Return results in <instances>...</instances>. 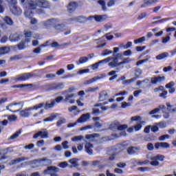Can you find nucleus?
I'll return each instance as SVG.
<instances>
[{
    "label": "nucleus",
    "instance_id": "f3484780",
    "mask_svg": "<svg viewBox=\"0 0 176 176\" xmlns=\"http://www.w3.org/2000/svg\"><path fill=\"white\" fill-rule=\"evenodd\" d=\"M62 89H64V84L63 83H56V84L50 85V90H61Z\"/></svg>",
    "mask_w": 176,
    "mask_h": 176
},
{
    "label": "nucleus",
    "instance_id": "423d86ee",
    "mask_svg": "<svg viewBox=\"0 0 176 176\" xmlns=\"http://www.w3.org/2000/svg\"><path fill=\"white\" fill-rule=\"evenodd\" d=\"M34 109H38V106L34 105V107L26 108L20 111V116L22 118H28L30 116L32 115V111Z\"/></svg>",
    "mask_w": 176,
    "mask_h": 176
},
{
    "label": "nucleus",
    "instance_id": "412c9836",
    "mask_svg": "<svg viewBox=\"0 0 176 176\" xmlns=\"http://www.w3.org/2000/svg\"><path fill=\"white\" fill-rule=\"evenodd\" d=\"M108 97H109L108 92L107 91H102L99 94V101H105Z\"/></svg>",
    "mask_w": 176,
    "mask_h": 176
},
{
    "label": "nucleus",
    "instance_id": "bf43d9fd",
    "mask_svg": "<svg viewBox=\"0 0 176 176\" xmlns=\"http://www.w3.org/2000/svg\"><path fill=\"white\" fill-rule=\"evenodd\" d=\"M146 2L144 3V5L146 6H148V5H152L153 3H156V2H158L159 0H145Z\"/></svg>",
    "mask_w": 176,
    "mask_h": 176
},
{
    "label": "nucleus",
    "instance_id": "473e14b6",
    "mask_svg": "<svg viewBox=\"0 0 176 176\" xmlns=\"http://www.w3.org/2000/svg\"><path fill=\"white\" fill-rule=\"evenodd\" d=\"M3 21L4 22H6V23L8 25H13V24H14V22H13V20L12 19V18L9 17V16H5L3 19Z\"/></svg>",
    "mask_w": 176,
    "mask_h": 176
},
{
    "label": "nucleus",
    "instance_id": "13d9d810",
    "mask_svg": "<svg viewBox=\"0 0 176 176\" xmlns=\"http://www.w3.org/2000/svg\"><path fill=\"white\" fill-rule=\"evenodd\" d=\"M175 83L173 81H170L169 83L166 84L165 85L166 89H168L170 90V89H173L174 87V85Z\"/></svg>",
    "mask_w": 176,
    "mask_h": 176
},
{
    "label": "nucleus",
    "instance_id": "f8f14e48",
    "mask_svg": "<svg viewBox=\"0 0 176 176\" xmlns=\"http://www.w3.org/2000/svg\"><path fill=\"white\" fill-rule=\"evenodd\" d=\"M23 38V34H10L9 39L10 42H19Z\"/></svg>",
    "mask_w": 176,
    "mask_h": 176
},
{
    "label": "nucleus",
    "instance_id": "4468645a",
    "mask_svg": "<svg viewBox=\"0 0 176 176\" xmlns=\"http://www.w3.org/2000/svg\"><path fill=\"white\" fill-rule=\"evenodd\" d=\"M28 6H26V8L25 10V17H28V19H31L34 16V14L32 13V10H34V9H32V8L30 6V1L28 3Z\"/></svg>",
    "mask_w": 176,
    "mask_h": 176
},
{
    "label": "nucleus",
    "instance_id": "864d4df0",
    "mask_svg": "<svg viewBox=\"0 0 176 176\" xmlns=\"http://www.w3.org/2000/svg\"><path fill=\"white\" fill-rule=\"evenodd\" d=\"M146 17H148V14L146 12H142L138 15V20H144Z\"/></svg>",
    "mask_w": 176,
    "mask_h": 176
},
{
    "label": "nucleus",
    "instance_id": "4c0bfd02",
    "mask_svg": "<svg viewBox=\"0 0 176 176\" xmlns=\"http://www.w3.org/2000/svg\"><path fill=\"white\" fill-rule=\"evenodd\" d=\"M21 134V129H19V131H17L16 133H14L10 137V140H16V138H18L19 135H20Z\"/></svg>",
    "mask_w": 176,
    "mask_h": 176
},
{
    "label": "nucleus",
    "instance_id": "a19ab883",
    "mask_svg": "<svg viewBox=\"0 0 176 176\" xmlns=\"http://www.w3.org/2000/svg\"><path fill=\"white\" fill-rule=\"evenodd\" d=\"M83 138H85V137H83V135L75 136L72 138V141H73V142H78L79 141H82V140H83Z\"/></svg>",
    "mask_w": 176,
    "mask_h": 176
},
{
    "label": "nucleus",
    "instance_id": "f704fd0d",
    "mask_svg": "<svg viewBox=\"0 0 176 176\" xmlns=\"http://www.w3.org/2000/svg\"><path fill=\"white\" fill-rule=\"evenodd\" d=\"M131 120L132 122H139V123H145V122L142 121V118L140 116L131 117Z\"/></svg>",
    "mask_w": 176,
    "mask_h": 176
},
{
    "label": "nucleus",
    "instance_id": "c03bdc74",
    "mask_svg": "<svg viewBox=\"0 0 176 176\" xmlns=\"http://www.w3.org/2000/svg\"><path fill=\"white\" fill-rule=\"evenodd\" d=\"M100 87H89L87 89L85 90V93H94V91L98 90Z\"/></svg>",
    "mask_w": 176,
    "mask_h": 176
},
{
    "label": "nucleus",
    "instance_id": "ea45409f",
    "mask_svg": "<svg viewBox=\"0 0 176 176\" xmlns=\"http://www.w3.org/2000/svg\"><path fill=\"white\" fill-rule=\"evenodd\" d=\"M34 86V84H21L17 85V89H24V87L31 88Z\"/></svg>",
    "mask_w": 176,
    "mask_h": 176
},
{
    "label": "nucleus",
    "instance_id": "2eb2a0df",
    "mask_svg": "<svg viewBox=\"0 0 176 176\" xmlns=\"http://www.w3.org/2000/svg\"><path fill=\"white\" fill-rule=\"evenodd\" d=\"M90 119V113H87L85 114H82L78 120V123H85V122H87Z\"/></svg>",
    "mask_w": 176,
    "mask_h": 176
},
{
    "label": "nucleus",
    "instance_id": "ddd939ff",
    "mask_svg": "<svg viewBox=\"0 0 176 176\" xmlns=\"http://www.w3.org/2000/svg\"><path fill=\"white\" fill-rule=\"evenodd\" d=\"M164 80H166V77L164 76H155L151 78V83L153 85H157V83H162V82H164Z\"/></svg>",
    "mask_w": 176,
    "mask_h": 176
},
{
    "label": "nucleus",
    "instance_id": "7c9ffc66",
    "mask_svg": "<svg viewBox=\"0 0 176 176\" xmlns=\"http://www.w3.org/2000/svg\"><path fill=\"white\" fill-rule=\"evenodd\" d=\"M69 163L72 164V166H70V168H72V167L79 166V164L78 163V160L76 158L69 160Z\"/></svg>",
    "mask_w": 176,
    "mask_h": 176
},
{
    "label": "nucleus",
    "instance_id": "20e7f679",
    "mask_svg": "<svg viewBox=\"0 0 176 176\" xmlns=\"http://www.w3.org/2000/svg\"><path fill=\"white\" fill-rule=\"evenodd\" d=\"M122 54L118 53L116 55L113 54V56H109L107 58L109 67L112 68H116V67H120V62H119V57H122Z\"/></svg>",
    "mask_w": 176,
    "mask_h": 176
},
{
    "label": "nucleus",
    "instance_id": "7ed1b4c3",
    "mask_svg": "<svg viewBox=\"0 0 176 176\" xmlns=\"http://www.w3.org/2000/svg\"><path fill=\"white\" fill-rule=\"evenodd\" d=\"M146 157L149 160L152 161L150 162V164H151V166H154L155 167L159 166V164H160V162H164V159H166V157H164V155H155L153 154H148L146 155Z\"/></svg>",
    "mask_w": 176,
    "mask_h": 176
},
{
    "label": "nucleus",
    "instance_id": "c9c22d12",
    "mask_svg": "<svg viewBox=\"0 0 176 176\" xmlns=\"http://www.w3.org/2000/svg\"><path fill=\"white\" fill-rule=\"evenodd\" d=\"M150 58H151V56H146V58L138 61L136 63V65L138 67L140 65H142V64H145V63H148V61H149Z\"/></svg>",
    "mask_w": 176,
    "mask_h": 176
},
{
    "label": "nucleus",
    "instance_id": "69168bd1",
    "mask_svg": "<svg viewBox=\"0 0 176 176\" xmlns=\"http://www.w3.org/2000/svg\"><path fill=\"white\" fill-rule=\"evenodd\" d=\"M160 111V109H158V107L151 110V111H149L148 114L149 115H155L156 113H159Z\"/></svg>",
    "mask_w": 176,
    "mask_h": 176
},
{
    "label": "nucleus",
    "instance_id": "cd10ccee",
    "mask_svg": "<svg viewBox=\"0 0 176 176\" xmlns=\"http://www.w3.org/2000/svg\"><path fill=\"white\" fill-rule=\"evenodd\" d=\"M88 61H89V58L86 56H82L78 59V60L76 62V63L77 64V65H80L82 64H85L87 63Z\"/></svg>",
    "mask_w": 176,
    "mask_h": 176
},
{
    "label": "nucleus",
    "instance_id": "e433bc0d",
    "mask_svg": "<svg viewBox=\"0 0 176 176\" xmlns=\"http://www.w3.org/2000/svg\"><path fill=\"white\" fill-rule=\"evenodd\" d=\"M98 3L101 5L102 9L104 12H107V3H105V0H99Z\"/></svg>",
    "mask_w": 176,
    "mask_h": 176
},
{
    "label": "nucleus",
    "instance_id": "8fccbe9b",
    "mask_svg": "<svg viewBox=\"0 0 176 176\" xmlns=\"http://www.w3.org/2000/svg\"><path fill=\"white\" fill-rule=\"evenodd\" d=\"M133 129L135 131H140V130L142 129V123L138 122V124L134 126Z\"/></svg>",
    "mask_w": 176,
    "mask_h": 176
},
{
    "label": "nucleus",
    "instance_id": "6e6d98bb",
    "mask_svg": "<svg viewBox=\"0 0 176 176\" xmlns=\"http://www.w3.org/2000/svg\"><path fill=\"white\" fill-rule=\"evenodd\" d=\"M90 72V70L89 69H80L78 72H77V74L78 75H83V74H89Z\"/></svg>",
    "mask_w": 176,
    "mask_h": 176
},
{
    "label": "nucleus",
    "instance_id": "393cba45",
    "mask_svg": "<svg viewBox=\"0 0 176 176\" xmlns=\"http://www.w3.org/2000/svg\"><path fill=\"white\" fill-rule=\"evenodd\" d=\"M118 126H119V122L113 121L109 125V129H110V130H112L113 131H118Z\"/></svg>",
    "mask_w": 176,
    "mask_h": 176
},
{
    "label": "nucleus",
    "instance_id": "5fc2aeb1",
    "mask_svg": "<svg viewBox=\"0 0 176 176\" xmlns=\"http://www.w3.org/2000/svg\"><path fill=\"white\" fill-rule=\"evenodd\" d=\"M126 129H127V124H120V123L118 122V131H123L126 130Z\"/></svg>",
    "mask_w": 176,
    "mask_h": 176
},
{
    "label": "nucleus",
    "instance_id": "72a5a7b5",
    "mask_svg": "<svg viewBox=\"0 0 176 176\" xmlns=\"http://www.w3.org/2000/svg\"><path fill=\"white\" fill-rule=\"evenodd\" d=\"M10 52V48L9 47H0V54H8Z\"/></svg>",
    "mask_w": 176,
    "mask_h": 176
},
{
    "label": "nucleus",
    "instance_id": "58836bf2",
    "mask_svg": "<svg viewBox=\"0 0 176 176\" xmlns=\"http://www.w3.org/2000/svg\"><path fill=\"white\" fill-rule=\"evenodd\" d=\"M100 137V134L98 133H92L90 135H86L85 138L87 140H91L93 138H98Z\"/></svg>",
    "mask_w": 176,
    "mask_h": 176
},
{
    "label": "nucleus",
    "instance_id": "4be33fe9",
    "mask_svg": "<svg viewBox=\"0 0 176 176\" xmlns=\"http://www.w3.org/2000/svg\"><path fill=\"white\" fill-rule=\"evenodd\" d=\"M108 19V16L107 14L103 15H95V20L98 23H102V21H105Z\"/></svg>",
    "mask_w": 176,
    "mask_h": 176
},
{
    "label": "nucleus",
    "instance_id": "b1692460",
    "mask_svg": "<svg viewBox=\"0 0 176 176\" xmlns=\"http://www.w3.org/2000/svg\"><path fill=\"white\" fill-rule=\"evenodd\" d=\"M69 21H76L77 23H85L86 21V17L85 16H76L70 19Z\"/></svg>",
    "mask_w": 176,
    "mask_h": 176
},
{
    "label": "nucleus",
    "instance_id": "a18cd8bd",
    "mask_svg": "<svg viewBox=\"0 0 176 176\" xmlns=\"http://www.w3.org/2000/svg\"><path fill=\"white\" fill-rule=\"evenodd\" d=\"M122 150H120V151L111 154V156L109 158V160H111V161L115 160V159H116V155H119V153H120V152H122Z\"/></svg>",
    "mask_w": 176,
    "mask_h": 176
},
{
    "label": "nucleus",
    "instance_id": "2f4dec72",
    "mask_svg": "<svg viewBox=\"0 0 176 176\" xmlns=\"http://www.w3.org/2000/svg\"><path fill=\"white\" fill-rule=\"evenodd\" d=\"M100 79H101L100 76H96L91 78L90 80L85 81L84 83L85 85H91V83H94V82H97V80H100Z\"/></svg>",
    "mask_w": 176,
    "mask_h": 176
},
{
    "label": "nucleus",
    "instance_id": "603ef678",
    "mask_svg": "<svg viewBox=\"0 0 176 176\" xmlns=\"http://www.w3.org/2000/svg\"><path fill=\"white\" fill-rule=\"evenodd\" d=\"M57 116L56 114L52 115L50 117H48L44 119V122H53L54 119H56Z\"/></svg>",
    "mask_w": 176,
    "mask_h": 176
},
{
    "label": "nucleus",
    "instance_id": "c85d7f7f",
    "mask_svg": "<svg viewBox=\"0 0 176 176\" xmlns=\"http://www.w3.org/2000/svg\"><path fill=\"white\" fill-rule=\"evenodd\" d=\"M133 46V43L131 41H129L126 44L121 43L120 44V49H124V50L127 49H130Z\"/></svg>",
    "mask_w": 176,
    "mask_h": 176
},
{
    "label": "nucleus",
    "instance_id": "680f3d73",
    "mask_svg": "<svg viewBox=\"0 0 176 176\" xmlns=\"http://www.w3.org/2000/svg\"><path fill=\"white\" fill-rule=\"evenodd\" d=\"M160 148H164L165 149H167L170 148V144L167 142H160Z\"/></svg>",
    "mask_w": 176,
    "mask_h": 176
},
{
    "label": "nucleus",
    "instance_id": "a211bd4d",
    "mask_svg": "<svg viewBox=\"0 0 176 176\" xmlns=\"http://www.w3.org/2000/svg\"><path fill=\"white\" fill-rule=\"evenodd\" d=\"M54 30L57 31V32H61L63 31H65V30H68V27H67L64 24H57L54 25Z\"/></svg>",
    "mask_w": 176,
    "mask_h": 176
},
{
    "label": "nucleus",
    "instance_id": "1a4fd4ad",
    "mask_svg": "<svg viewBox=\"0 0 176 176\" xmlns=\"http://www.w3.org/2000/svg\"><path fill=\"white\" fill-rule=\"evenodd\" d=\"M58 21L57 19H51L45 21L41 22V24L43 27L49 29L50 28V27H52V25H53V24H56V23H57Z\"/></svg>",
    "mask_w": 176,
    "mask_h": 176
},
{
    "label": "nucleus",
    "instance_id": "338daca9",
    "mask_svg": "<svg viewBox=\"0 0 176 176\" xmlns=\"http://www.w3.org/2000/svg\"><path fill=\"white\" fill-rule=\"evenodd\" d=\"M131 54H133V51H131V50H128L123 52V55L126 56V57L131 56Z\"/></svg>",
    "mask_w": 176,
    "mask_h": 176
},
{
    "label": "nucleus",
    "instance_id": "de8ad7c7",
    "mask_svg": "<svg viewBox=\"0 0 176 176\" xmlns=\"http://www.w3.org/2000/svg\"><path fill=\"white\" fill-rule=\"evenodd\" d=\"M68 111H69V112H74V111H76L78 112V113H79V112H80V110L78 109V107H76V105H73V106L69 107Z\"/></svg>",
    "mask_w": 176,
    "mask_h": 176
},
{
    "label": "nucleus",
    "instance_id": "aec40b11",
    "mask_svg": "<svg viewBox=\"0 0 176 176\" xmlns=\"http://www.w3.org/2000/svg\"><path fill=\"white\" fill-rule=\"evenodd\" d=\"M30 160V157H18L11 161V164H17V163H21V162H25Z\"/></svg>",
    "mask_w": 176,
    "mask_h": 176
},
{
    "label": "nucleus",
    "instance_id": "09e8293b",
    "mask_svg": "<svg viewBox=\"0 0 176 176\" xmlns=\"http://www.w3.org/2000/svg\"><path fill=\"white\" fill-rule=\"evenodd\" d=\"M129 63H131V58H124L122 59V62H120V65H123V64H129Z\"/></svg>",
    "mask_w": 176,
    "mask_h": 176
},
{
    "label": "nucleus",
    "instance_id": "e2e57ef3",
    "mask_svg": "<svg viewBox=\"0 0 176 176\" xmlns=\"http://www.w3.org/2000/svg\"><path fill=\"white\" fill-rule=\"evenodd\" d=\"M10 122H16L17 120V117L15 115H11L8 117Z\"/></svg>",
    "mask_w": 176,
    "mask_h": 176
},
{
    "label": "nucleus",
    "instance_id": "a878e982",
    "mask_svg": "<svg viewBox=\"0 0 176 176\" xmlns=\"http://www.w3.org/2000/svg\"><path fill=\"white\" fill-rule=\"evenodd\" d=\"M50 171L58 173V171H60V169L58 168H56L55 166H49L47 170H44V174H50Z\"/></svg>",
    "mask_w": 176,
    "mask_h": 176
},
{
    "label": "nucleus",
    "instance_id": "f257e3e1",
    "mask_svg": "<svg viewBox=\"0 0 176 176\" xmlns=\"http://www.w3.org/2000/svg\"><path fill=\"white\" fill-rule=\"evenodd\" d=\"M76 90L75 87H72L67 90L62 92V94L65 96L64 102H69V104H75V99H73L75 97V94L74 93Z\"/></svg>",
    "mask_w": 176,
    "mask_h": 176
},
{
    "label": "nucleus",
    "instance_id": "39448f33",
    "mask_svg": "<svg viewBox=\"0 0 176 176\" xmlns=\"http://www.w3.org/2000/svg\"><path fill=\"white\" fill-rule=\"evenodd\" d=\"M23 107H24V102H14L12 104H8L6 107V109L10 111V112H19L20 109H23Z\"/></svg>",
    "mask_w": 176,
    "mask_h": 176
},
{
    "label": "nucleus",
    "instance_id": "bb28decb",
    "mask_svg": "<svg viewBox=\"0 0 176 176\" xmlns=\"http://www.w3.org/2000/svg\"><path fill=\"white\" fill-rule=\"evenodd\" d=\"M168 57H170V54L168 52H164L157 55L155 58L156 60H164V58H167Z\"/></svg>",
    "mask_w": 176,
    "mask_h": 176
},
{
    "label": "nucleus",
    "instance_id": "dca6fc26",
    "mask_svg": "<svg viewBox=\"0 0 176 176\" xmlns=\"http://www.w3.org/2000/svg\"><path fill=\"white\" fill-rule=\"evenodd\" d=\"M93 148H94V146L90 142H87L85 145V152L88 153V155H93Z\"/></svg>",
    "mask_w": 176,
    "mask_h": 176
},
{
    "label": "nucleus",
    "instance_id": "0eeeda50",
    "mask_svg": "<svg viewBox=\"0 0 176 176\" xmlns=\"http://www.w3.org/2000/svg\"><path fill=\"white\" fill-rule=\"evenodd\" d=\"M34 76V74L32 73H25L23 74H21L14 78V80L16 82H24V80H28V79H30V78H32Z\"/></svg>",
    "mask_w": 176,
    "mask_h": 176
},
{
    "label": "nucleus",
    "instance_id": "3c124183",
    "mask_svg": "<svg viewBox=\"0 0 176 176\" xmlns=\"http://www.w3.org/2000/svg\"><path fill=\"white\" fill-rule=\"evenodd\" d=\"M41 163H42L45 166H46L47 164H52V160H50L47 158H44V159L41 160Z\"/></svg>",
    "mask_w": 176,
    "mask_h": 176
},
{
    "label": "nucleus",
    "instance_id": "6e6552de",
    "mask_svg": "<svg viewBox=\"0 0 176 176\" xmlns=\"http://www.w3.org/2000/svg\"><path fill=\"white\" fill-rule=\"evenodd\" d=\"M37 109H41V108H44L45 109H50L54 107V101H52L51 103L49 102H42L38 104H36Z\"/></svg>",
    "mask_w": 176,
    "mask_h": 176
},
{
    "label": "nucleus",
    "instance_id": "0e129e2a",
    "mask_svg": "<svg viewBox=\"0 0 176 176\" xmlns=\"http://www.w3.org/2000/svg\"><path fill=\"white\" fill-rule=\"evenodd\" d=\"M68 166H69V164H68V162H62L59 164V167H60V168H65L66 167H68Z\"/></svg>",
    "mask_w": 176,
    "mask_h": 176
},
{
    "label": "nucleus",
    "instance_id": "79ce46f5",
    "mask_svg": "<svg viewBox=\"0 0 176 176\" xmlns=\"http://www.w3.org/2000/svg\"><path fill=\"white\" fill-rule=\"evenodd\" d=\"M112 53H113L112 50H104L102 52L101 56H103V57H107V56H111V54H112Z\"/></svg>",
    "mask_w": 176,
    "mask_h": 176
},
{
    "label": "nucleus",
    "instance_id": "9d476101",
    "mask_svg": "<svg viewBox=\"0 0 176 176\" xmlns=\"http://www.w3.org/2000/svg\"><path fill=\"white\" fill-rule=\"evenodd\" d=\"M38 137H41V138H49V132H47V130L43 129V131H40L37 133H35L33 138L36 139Z\"/></svg>",
    "mask_w": 176,
    "mask_h": 176
},
{
    "label": "nucleus",
    "instance_id": "6ab92c4d",
    "mask_svg": "<svg viewBox=\"0 0 176 176\" xmlns=\"http://www.w3.org/2000/svg\"><path fill=\"white\" fill-rule=\"evenodd\" d=\"M12 12L13 14L15 16H20L23 13L21 8H19L16 6H13V7L10 9Z\"/></svg>",
    "mask_w": 176,
    "mask_h": 176
},
{
    "label": "nucleus",
    "instance_id": "5701e85b",
    "mask_svg": "<svg viewBox=\"0 0 176 176\" xmlns=\"http://www.w3.org/2000/svg\"><path fill=\"white\" fill-rule=\"evenodd\" d=\"M140 146H131L127 148L126 151L129 153V155H134L137 151H140Z\"/></svg>",
    "mask_w": 176,
    "mask_h": 176
},
{
    "label": "nucleus",
    "instance_id": "c756f323",
    "mask_svg": "<svg viewBox=\"0 0 176 176\" xmlns=\"http://www.w3.org/2000/svg\"><path fill=\"white\" fill-rule=\"evenodd\" d=\"M109 76H111L109 78L110 81L115 80V79H118V74H116V71L113 70L108 73Z\"/></svg>",
    "mask_w": 176,
    "mask_h": 176
},
{
    "label": "nucleus",
    "instance_id": "37998d69",
    "mask_svg": "<svg viewBox=\"0 0 176 176\" xmlns=\"http://www.w3.org/2000/svg\"><path fill=\"white\" fill-rule=\"evenodd\" d=\"M145 36L141 37L140 38L134 40V43L135 45H139V43H144V42H145Z\"/></svg>",
    "mask_w": 176,
    "mask_h": 176
},
{
    "label": "nucleus",
    "instance_id": "49530a36",
    "mask_svg": "<svg viewBox=\"0 0 176 176\" xmlns=\"http://www.w3.org/2000/svg\"><path fill=\"white\" fill-rule=\"evenodd\" d=\"M141 75H142V70H141L140 69H136L135 70V78H137V79H138V78H140Z\"/></svg>",
    "mask_w": 176,
    "mask_h": 176
},
{
    "label": "nucleus",
    "instance_id": "774afa93",
    "mask_svg": "<svg viewBox=\"0 0 176 176\" xmlns=\"http://www.w3.org/2000/svg\"><path fill=\"white\" fill-rule=\"evenodd\" d=\"M146 148H147L148 151H153V149H155V146H153V144H152V143H148Z\"/></svg>",
    "mask_w": 176,
    "mask_h": 176
},
{
    "label": "nucleus",
    "instance_id": "4d7b16f0",
    "mask_svg": "<svg viewBox=\"0 0 176 176\" xmlns=\"http://www.w3.org/2000/svg\"><path fill=\"white\" fill-rule=\"evenodd\" d=\"M168 20H170V19L165 18V19H162L161 20L154 21V22L152 23V24H160L162 23H164V21H168Z\"/></svg>",
    "mask_w": 176,
    "mask_h": 176
},
{
    "label": "nucleus",
    "instance_id": "f03ea898",
    "mask_svg": "<svg viewBox=\"0 0 176 176\" xmlns=\"http://www.w3.org/2000/svg\"><path fill=\"white\" fill-rule=\"evenodd\" d=\"M29 6L32 9H36V6L43 8V9H48V8H50V3L47 0H37L36 2L30 0L29 1Z\"/></svg>",
    "mask_w": 176,
    "mask_h": 176
},
{
    "label": "nucleus",
    "instance_id": "052dcab7",
    "mask_svg": "<svg viewBox=\"0 0 176 176\" xmlns=\"http://www.w3.org/2000/svg\"><path fill=\"white\" fill-rule=\"evenodd\" d=\"M167 94H168V92L166 90L163 91L162 93L160 94V97H161V98H164V100H166V98H167Z\"/></svg>",
    "mask_w": 176,
    "mask_h": 176
},
{
    "label": "nucleus",
    "instance_id": "9b49d317",
    "mask_svg": "<svg viewBox=\"0 0 176 176\" xmlns=\"http://www.w3.org/2000/svg\"><path fill=\"white\" fill-rule=\"evenodd\" d=\"M78 9V3L72 1L67 5V11L69 13H74Z\"/></svg>",
    "mask_w": 176,
    "mask_h": 176
}]
</instances>
